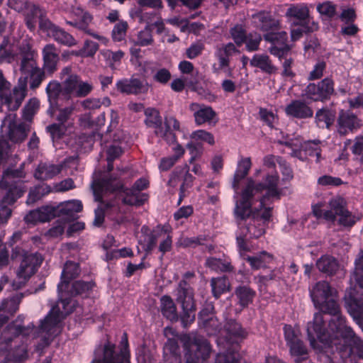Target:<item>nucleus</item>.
Segmentation results:
<instances>
[{"label": "nucleus", "instance_id": "nucleus-28", "mask_svg": "<svg viewBox=\"0 0 363 363\" xmlns=\"http://www.w3.org/2000/svg\"><path fill=\"white\" fill-rule=\"evenodd\" d=\"M23 296V293H16L11 298L6 299L2 302L0 308V327L7 322L11 315L16 312Z\"/></svg>", "mask_w": 363, "mask_h": 363}, {"label": "nucleus", "instance_id": "nucleus-62", "mask_svg": "<svg viewBox=\"0 0 363 363\" xmlns=\"http://www.w3.org/2000/svg\"><path fill=\"white\" fill-rule=\"evenodd\" d=\"M288 347L292 356L299 357L307 354V348L300 338L293 342Z\"/></svg>", "mask_w": 363, "mask_h": 363}, {"label": "nucleus", "instance_id": "nucleus-19", "mask_svg": "<svg viewBox=\"0 0 363 363\" xmlns=\"http://www.w3.org/2000/svg\"><path fill=\"white\" fill-rule=\"evenodd\" d=\"M361 120L350 111H341L337 121V132L341 136L353 133L361 127Z\"/></svg>", "mask_w": 363, "mask_h": 363}, {"label": "nucleus", "instance_id": "nucleus-16", "mask_svg": "<svg viewBox=\"0 0 363 363\" xmlns=\"http://www.w3.org/2000/svg\"><path fill=\"white\" fill-rule=\"evenodd\" d=\"M335 94V83L330 77H325L317 84L310 83L304 90L306 97L313 101H325Z\"/></svg>", "mask_w": 363, "mask_h": 363}, {"label": "nucleus", "instance_id": "nucleus-47", "mask_svg": "<svg viewBox=\"0 0 363 363\" xmlns=\"http://www.w3.org/2000/svg\"><path fill=\"white\" fill-rule=\"evenodd\" d=\"M336 5L330 1L319 3L316 6V10L323 19H332L336 15Z\"/></svg>", "mask_w": 363, "mask_h": 363}, {"label": "nucleus", "instance_id": "nucleus-42", "mask_svg": "<svg viewBox=\"0 0 363 363\" xmlns=\"http://www.w3.org/2000/svg\"><path fill=\"white\" fill-rule=\"evenodd\" d=\"M66 101H60V106L58 108L54 107L52 108L51 105L50 104V109L49 112H50V114H54L57 111H58V114L57 116V120L61 123L64 124L66 123L70 116L74 113V111L75 110V106L72 104L68 106H66L65 108H62L64 102Z\"/></svg>", "mask_w": 363, "mask_h": 363}, {"label": "nucleus", "instance_id": "nucleus-31", "mask_svg": "<svg viewBox=\"0 0 363 363\" xmlns=\"http://www.w3.org/2000/svg\"><path fill=\"white\" fill-rule=\"evenodd\" d=\"M240 51L232 43L218 46L215 52V56L218 60L219 68L228 67L230 63V58L233 55L239 53Z\"/></svg>", "mask_w": 363, "mask_h": 363}, {"label": "nucleus", "instance_id": "nucleus-50", "mask_svg": "<svg viewBox=\"0 0 363 363\" xmlns=\"http://www.w3.org/2000/svg\"><path fill=\"white\" fill-rule=\"evenodd\" d=\"M194 345L196 347V355L202 359L208 357L211 352V347L207 340L201 337H196L194 339Z\"/></svg>", "mask_w": 363, "mask_h": 363}, {"label": "nucleus", "instance_id": "nucleus-7", "mask_svg": "<svg viewBox=\"0 0 363 363\" xmlns=\"http://www.w3.org/2000/svg\"><path fill=\"white\" fill-rule=\"evenodd\" d=\"M145 123L148 127L155 128V135L167 144H172L177 140L174 130H180L179 122L172 116H167L162 123L160 113L155 108L145 111Z\"/></svg>", "mask_w": 363, "mask_h": 363}, {"label": "nucleus", "instance_id": "nucleus-15", "mask_svg": "<svg viewBox=\"0 0 363 363\" xmlns=\"http://www.w3.org/2000/svg\"><path fill=\"white\" fill-rule=\"evenodd\" d=\"M284 145L291 149L290 153L292 157H297L301 160H304L307 155L315 156L316 162H318L320 159V149L318 143L315 141H304L299 138L290 139L281 143Z\"/></svg>", "mask_w": 363, "mask_h": 363}, {"label": "nucleus", "instance_id": "nucleus-11", "mask_svg": "<svg viewBox=\"0 0 363 363\" xmlns=\"http://www.w3.org/2000/svg\"><path fill=\"white\" fill-rule=\"evenodd\" d=\"M128 341L125 333L120 342V350H116L115 345L108 342L104 347L102 357H96L91 363H130Z\"/></svg>", "mask_w": 363, "mask_h": 363}, {"label": "nucleus", "instance_id": "nucleus-17", "mask_svg": "<svg viewBox=\"0 0 363 363\" xmlns=\"http://www.w3.org/2000/svg\"><path fill=\"white\" fill-rule=\"evenodd\" d=\"M41 30L47 35L52 38L57 43L73 47L77 44V40L63 28L52 23L50 20H43L41 23Z\"/></svg>", "mask_w": 363, "mask_h": 363}, {"label": "nucleus", "instance_id": "nucleus-14", "mask_svg": "<svg viewBox=\"0 0 363 363\" xmlns=\"http://www.w3.org/2000/svg\"><path fill=\"white\" fill-rule=\"evenodd\" d=\"M194 177L189 173V167L187 164L177 167L170 174L167 184L173 189L179 186V203L189 193L192 186Z\"/></svg>", "mask_w": 363, "mask_h": 363}, {"label": "nucleus", "instance_id": "nucleus-18", "mask_svg": "<svg viewBox=\"0 0 363 363\" xmlns=\"http://www.w3.org/2000/svg\"><path fill=\"white\" fill-rule=\"evenodd\" d=\"M101 179L95 180L91 184V189L94 195L95 201L100 202L99 206L95 210V218L93 221L94 226L99 227L104 220V212L106 210L115 205L113 201L106 202L104 199L105 194L110 192L108 190L102 189L99 186Z\"/></svg>", "mask_w": 363, "mask_h": 363}, {"label": "nucleus", "instance_id": "nucleus-26", "mask_svg": "<svg viewBox=\"0 0 363 363\" xmlns=\"http://www.w3.org/2000/svg\"><path fill=\"white\" fill-rule=\"evenodd\" d=\"M288 116L298 119L311 118L313 115L312 108L303 100H293L284 108Z\"/></svg>", "mask_w": 363, "mask_h": 363}, {"label": "nucleus", "instance_id": "nucleus-41", "mask_svg": "<svg viewBox=\"0 0 363 363\" xmlns=\"http://www.w3.org/2000/svg\"><path fill=\"white\" fill-rule=\"evenodd\" d=\"M94 284L92 281H76L73 282L68 289L63 291L71 296L86 295L93 289Z\"/></svg>", "mask_w": 363, "mask_h": 363}, {"label": "nucleus", "instance_id": "nucleus-58", "mask_svg": "<svg viewBox=\"0 0 363 363\" xmlns=\"http://www.w3.org/2000/svg\"><path fill=\"white\" fill-rule=\"evenodd\" d=\"M128 26V23L124 21H121L114 26L112 30V37L115 41H121L123 39Z\"/></svg>", "mask_w": 363, "mask_h": 363}, {"label": "nucleus", "instance_id": "nucleus-34", "mask_svg": "<svg viewBox=\"0 0 363 363\" xmlns=\"http://www.w3.org/2000/svg\"><path fill=\"white\" fill-rule=\"evenodd\" d=\"M250 65L253 67H257L267 74L274 73L276 67L272 64L269 57L265 54H256L250 61Z\"/></svg>", "mask_w": 363, "mask_h": 363}, {"label": "nucleus", "instance_id": "nucleus-1", "mask_svg": "<svg viewBox=\"0 0 363 363\" xmlns=\"http://www.w3.org/2000/svg\"><path fill=\"white\" fill-rule=\"evenodd\" d=\"M309 291L315 307L321 311L315 313L313 321L307 325L311 346L318 350L335 347L342 357L355 352L363 359V341L346 325L333 298L335 291L330 284L319 281L309 288Z\"/></svg>", "mask_w": 363, "mask_h": 363}, {"label": "nucleus", "instance_id": "nucleus-21", "mask_svg": "<svg viewBox=\"0 0 363 363\" xmlns=\"http://www.w3.org/2000/svg\"><path fill=\"white\" fill-rule=\"evenodd\" d=\"M194 113L195 123L198 125L208 123L215 125L218 122L217 114L211 106L204 104L193 103L189 106Z\"/></svg>", "mask_w": 363, "mask_h": 363}, {"label": "nucleus", "instance_id": "nucleus-48", "mask_svg": "<svg viewBox=\"0 0 363 363\" xmlns=\"http://www.w3.org/2000/svg\"><path fill=\"white\" fill-rule=\"evenodd\" d=\"M286 16L300 21H305L309 16V11L303 5H291L287 9Z\"/></svg>", "mask_w": 363, "mask_h": 363}, {"label": "nucleus", "instance_id": "nucleus-61", "mask_svg": "<svg viewBox=\"0 0 363 363\" xmlns=\"http://www.w3.org/2000/svg\"><path fill=\"white\" fill-rule=\"evenodd\" d=\"M191 138L195 140H201L208 143L210 145H213L215 143L213 135L204 130H198L193 132Z\"/></svg>", "mask_w": 363, "mask_h": 363}, {"label": "nucleus", "instance_id": "nucleus-44", "mask_svg": "<svg viewBox=\"0 0 363 363\" xmlns=\"http://www.w3.org/2000/svg\"><path fill=\"white\" fill-rule=\"evenodd\" d=\"M335 114L328 108L319 109L315 113V122L320 128H329L333 124Z\"/></svg>", "mask_w": 363, "mask_h": 363}, {"label": "nucleus", "instance_id": "nucleus-25", "mask_svg": "<svg viewBox=\"0 0 363 363\" xmlns=\"http://www.w3.org/2000/svg\"><path fill=\"white\" fill-rule=\"evenodd\" d=\"M21 196L22 191L16 186L10 188L6 192L1 201L0 225L6 223L11 216V210L7 206L13 204Z\"/></svg>", "mask_w": 363, "mask_h": 363}, {"label": "nucleus", "instance_id": "nucleus-9", "mask_svg": "<svg viewBox=\"0 0 363 363\" xmlns=\"http://www.w3.org/2000/svg\"><path fill=\"white\" fill-rule=\"evenodd\" d=\"M80 79L79 76L71 74L64 81L62 86L56 81L50 82L46 87V93L51 106L58 108L60 101H69L71 94H75Z\"/></svg>", "mask_w": 363, "mask_h": 363}, {"label": "nucleus", "instance_id": "nucleus-23", "mask_svg": "<svg viewBox=\"0 0 363 363\" xmlns=\"http://www.w3.org/2000/svg\"><path fill=\"white\" fill-rule=\"evenodd\" d=\"M43 69L48 74H52L57 69L60 55L57 48L54 44L49 43L44 46L42 50Z\"/></svg>", "mask_w": 363, "mask_h": 363}, {"label": "nucleus", "instance_id": "nucleus-38", "mask_svg": "<svg viewBox=\"0 0 363 363\" xmlns=\"http://www.w3.org/2000/svg\"><path fill=\"white\" fill-rule=\"evenodd\" d=\"M250 264L252 269H259L266 267L273 260V255L266 251H262L253 256H247L245 258Z\"/></svg>", "mask_w": 363, "mask_h": 363}, {"label": "nucleus", "instance_id": "nucleus-27", "mask_svg": "<svg viewBox=\"0 0 363 363\" xmlns=\"http://www.w3.org/2000/svg\"><path fill=\"white\" fill-rule=\"evenodd\" d=\"M23 14L26 24L30 30H33L35 29L38 20L39 21V27L40 29L42 21L43 20H49L46 17L45 11L31 3H29L23 12Z\"/></svg>", "mask_w": 363, "mask_h": 363}, {"label": "nucleus", "instance_id": "nucleus-39", "mask_svg": "<svg viewBox=\"0 0 363 363\" xmlns=\"http://www.w3.org/2000/svg\"><path fill=\"white\" fill-rule=\"evenodd\" d=\"M255 294V291L247 286H240L235 291L238 304L242 308L247 307L252 303Z\"/></svg>", "mask_w": 363, "mask_h": 363}, {"label": "nucleus", "instance_id": "nucleus-45", "mask_svg": "<svg viewBox=\"0 0 363 363\" xmlns=\"http://www.w3.org/2000/svg\"><path fill=\"white\" fill-rule=\"evenodd\" d=\"M206 265L214 271L231 272L233 269L230 262L227 259L209 257L206 261Z\"/></svg>", "mask_w": 363, "mask_h": 363}, {"label": "nucleus", "instance_id": "nucleus-36", "mask_svg": "<svg viewBox=\"0 0 363 363\" xmlns=\"http://www.w3.org/2000/svg\"><path fill=\"white\" fill-rule=\"evenodd\" d=\"M316 267L321 272L331 276L338 270L339 263L335 257L323 255L317 260Z\"/></svg>", "mask_w": 363, "mask_h": 363}, {"label": "nucleus", "instance_id": "nucleus-8", "mask_svg": "<svg viewBox=\"0 0 363 363\" xmlns=\"http://www.w3.org/2000/svg\"><path fill=\"white\" fill-rule=\"evenodd\" d=\"M27 77H20L18 84L11 89V83L0 70V100L11 111L17 110L26 95Z\"/></svg>", "mask_w": 363, "mask_h": 363}, {"label": "nucleus", "instance_id": "nucleus-22", "mask_svg": "<svg viewBox=\"0 0 363 363\" xmlns=\"http://www.w3.org/2000/svg\"><path fill=\"white\" fill-rule=\"evenodd\" d=\"M117 89L126 94H145L148 91L149 84L138 78L123 79L116 83Z\"/></svg>", "mask_w": 363, "mask_h": 363}, {"label": "nucleus", "instance_id": "nucleus-13", "mask_svg": "<svg viewBox=\"0 0 363 363\" xmlns=\"http://www.w3.org/2000/svg\"><path fill=\"white\" fill-rule=\"evenodd\" d=\"M42 262L43 257L40 254L26 253L17 272L16 280L12 284L13 288L14 289H21L27 280L35 274Z\"/></svg>", "mask_w": 363, "mask_h": 363}, {"label": "nucleus", "instance_id": "nucleus-40", "mask_svg": "<svg viewBox=\"0 0 363 363\" xmlns=\"http://www.w3.org/2000/svg\"><path fill=\"white\" fill-rule=\"evenodd\" d=\"M161 311L164 317L170 320L178 318L176 306L170 296H163L160 299Z\"/></svg>", "mask_w": 363, "mask_h": 363}, {"label": "nucleus", "instance_id": "nucleus-35", "mask_svg": "<svg viewBox=\"0 0 363 363\" xmlns=\"http://www.w3.org/2000/svg\"><path fill=\"white\" fill-rule=\"evenodd\" d=\"M251 160L250 157L242 158L238 164L235 172L232 186L237 191L239 189V184L248 174L251 168Z\"/></svg>", "mask_w": 363, "mask_h": 363}, {"label": "nucleus", "instance_id": "nucleus-59", "mask_svg": "<svg viewBox=\"0 0 363 363\" xmlns=\"http://www.w3.org/2000/svg\"><path fill=\"white\" fill-rule=\"evenodd\" d=\"M313 212L315 216L318 218H323L328 222H335V216L333 214L334 210L330 207L328 210H323L321 208L320 205H316L313 207Z\"/></svg>", "mask_w": 363, "mask_h": 363}, {"label": "nucleus", "instance_id": "nucleus-55", "mask_svg": "<svg viewBox=\"0 0 363 363\" xmlns=\"http://www.w3.org/2000/svg\"><path fill=\"white\" fill-rule=\"evenodd\" d=\"M288 35L287 33L285 31L278 32V33H267L264 35V39L271 43L273 45H287Z\"/></svg>", "mask_w": 363, "mask_h": 363}, {"label": "nucleus", "instance_id": "nucleus-56", "mask_svg": "<svg viewBox=\"0 0 363 363\" xmlns=\"http://www.w3.org/2000/svg\"><path fill=\"white\" fill-rule=\"evenodd\" d=\"M38 108L39 101L35 98L30 99L23 110V118L26 121L30 122Z\"/></svg>", "mask_w": 363, "mask_h": 363}, {"label": "nucleus", "instance_id": "nucleus-60", "mask_svg": "<svg viewBox=\"0 0 363 363\" xmlns=\"http://www.w3.org/2000/svg\"><path fill=\"white\" fill-rule=\"evenodd\" d=\"M326 68V63L323 60L318 61L310 72L308 79L309 80H316L320 79Z\"/></svg>", "mask_w": 363, "mask_h": 363}, {"label": "nucleus", "instance_id": "nucleus-46", "mask_svg": "<svg viewBox=\"0 0 363 363\" xmlns=\"http://www.w3.org/2000/svg\"><path fill=\"white\" fill-rule=\"evenodd\" d=\"M225 328L230 337L242 340L247 337V332L242 328L240 323L233 320H230L225 325Z\"/></svg>", "mask_w": 363, "mask_h": 363}, {"label": "nucleus", "instance_id": "nucleus-33", "mask_svg": "<svg viewBox=\"0 0 363 363\" xmlns=\"http://www.w3.org/2000/svg\"><path fill=\"white\" fill-rule=\"evenodd\" d=\"M259 222V213H257L256 218H248L243 221L242 225L238 224V226L240 230L245 231L244 235H248L250 238H258L264 233V228L260 226Z\"/></svg>", "mask_w": 363, "mask_h": 363}, {"label": "nucleus", "instance_id": "nucleus-10", "mask_svg": "<svg viewBox=\"0 0 363 363\" xmlns=\"http://www.w3.org/2000/svg\"><path fill=\"white\" fill-rule=\"evenodd\" d=\"M177 301L181 305L182 313V322L187 327L195 320L196 306L194 289L186 280L179 281L177 289Z\"/></svg>", "mask_w": 363, "mask_h": 363}, {"label": "nucleus", "instance_id": "nucleus-37", "mask_svg": "<svg viewBox=\"0 0 363 363\" xmlns=\"http://www.w3.org/2000/svg\"><path fill=\"white\" fill-rule=\"evenodd\" d=\"M13 45L8 36L0 35V63H10L15 57Z\"/></svg>", "mask_w": 363, "mask_h": 363}, {"label": "nucleus", "instance_id": "nucleus-49", "mask_svg": "<svg viewBox=\"0 0 363 363\" xmlns=\"http://www.w3.org/2000/svg\"><path fill=\"white\" fill-rule=\"evenodd\" d=\"M153 42L151 25H146L143 30L138 32L137 38L134 40L135 45L142 47L150 45Z\"/></svg>", "mask_w": 363, "mask_h": 363}, {"label": "nucleus", "instance_id": "nucleus-29", "mask_svg": "<svg viewBox=\"0 0 363 363\" xmlns=\"http://www.w3.org/2000/svg\"><path fill=\"white\" fill-rule=\"evenodd\" d=\"M23 167L24 164L23 163L16 169H8L4 171L0 181V189H5L7 192L10 188L16 186L23 194V191L17 185L15 179L25 177L26 173L23 171Z\"/></svg>", "mask_w": 363, "mask_h": 363}, {"label": "nucleus", "instance_id": "nucleus-32", "mask_svg": "<svg viewBox=\"0 0 363 363\" xmlns=\"http://www.w3.org/2000/svg\"><path fill=\"white\" fill-rule=\"evenodd\" d=\"M62 169V164L50 162H40L34 173V177L39 180H48L58 174Z\"/></svg>", "mask_w": 363, "mask_h": 363}, {"label": "nucleus", "instance_id": "nucleus-54", "mask_svg": "<svg viewBox=\"0 0 363 363\" xmlns=\"http://www.w3.org/2000/svg\"><path fill=\"white\" fill-rule=\"evenodd\" d=\"M262 40V38L260 34L257 33H249L247 35L244 41L246 50L249 52L258 50Z\"/></svg>", "mask_w": 363, "mask_h": 363}, {"label": "nucleus", "instance_id": "nucleus-51", "mask_svg": "<svg viewBox=\"0 0 363 363\" xmlns=\"http://www.w3.org/2000/svg\"><path fill=\"white\" fill-rule=\"evenodd\" d=\"M350 150L354 160L363 167V135H359L354 138Z\"/></svg>", "mask_w": 363, "mask_h": 363}, {"label": "nucleus", "instance_id": "nucleus-43", "mask_svg": "<svg viewBox=\"0 0 363 363\" xmlns=\"http://www.w3.org/2000/svg\"><path fill=\"white\" fill-rule=\"evenodd\" d=\"M211 286L213 296L216 298H218L222 294L229 291L230 283L227 277L223 276L212 278L211 280Z\"/></svg>", "mask_w": 363, "mask_h": 363}, {"label": "nucleus", "instance_id": "nucleus-6", "mask_svg": "<svg viewBox=\"0 0 363 363\" xmlns=\"http://www.w3.org/2000/svg\"><path fill=\"white\" fill-rule=\"evenodd\" d=\"M351 279L354 280L356 284L346 291L345 306L354 318L363 321V251L355 259Z\"/></svg>", "mask_w": 363, "mask_h": 363}, {"label": "nucleus", "instance_id": "nucleus-3", "mask_svg": "<svg viewBox=\"0 0 363 363\" xmlns=\"http://www.w3.org/2000/svg\"><path fill=\"white\" fill-rule=\"evenodd\" d=\"M279 181L277 173L267 174L261 182H256L251 177L247 179L240 194L234 196L233 215L237 224L242 225L248 218L255 219L257 217L259 209L252 208L257 201H259L262 208L268 201L280 198Z\"/></svg>", "mask_w": 363, "mask_h": 363}, {"label": "nucleus", "instance_id": "nucleus-4", "mask_svg": "<svg viewBox=\"0 0 363 363\" xmlns=\"http://www.w3.org/2000/svg\"><path fill=\"white\" fill-rule=\"evenodd\" d=\"M82 203L79 200L67 201L57 206L47 205L30 211L25 217L26 223L35 224L49 221L57 216L63 220L76 218V214L82 210Z\"/></svg>", "mask_w": 363, "mask_h": 363}, {"label": "nucleus", "instance_id": "nucleus-20", "mask_svg": "<svg viewBox=\"0 0 363 363\" xmlns=\"http://www.w3.org/2000/svg\"><path fill=\"white\" fill-rule=\"evenodd\" d=\"M329 207L334 210L335 221L339 216L338 223L345 227L352 226L357 221V218L346 208L344 200L340 197H335L329 201Z\"/></svg>", "mask_w": 363, "mask_h": 363}, {"label": "nucleus", "instance_id": "nucleus-30", "mask_svg": "<svg viewBox=\"0 0 363 363\" xmlns=\"http://www.w3.org/2000/svg\"><path fill=\"white\" fill-rule=\"evenodd\" d=\"M214 306L211 303H207L199 315V319L203 323L208 333L213 335L219 330V323L217 319L214 318L212 313Z\"/></svg>", "mask_w": 363, "mask_h": 363}, {"label": "nucleus", "instance_id": "nucleus-52", "mask_svg": "<svg viewBox=\"0 0 363 363\" xmlns=\"http://www.w3.org/2000/svg\"><path fill=\"white\" fill-rule=\"evenodd\" d=\"M38 56L26 57L21 58L20 71L23 74H30L35 72L36 69H40L36 58Z\"/></svg>", "mask_w": 363, "mask_h": 363}, {"label": "nucleus", "instance_id": "nucleus-5", "mask_svg": "<svg viewBox=\"0 0 363 363\" xmlns=\"http://www.w3.org/2000/svg\"><path fill=\"white\" fill-rule=\"evenodd\" d=\"M148 184L146 179L140 178L134 183L131 188H125L116 177L110 175L101 179L99 186L111 193L120 191L123 193L122 201L124 204L139 206L147 199V195L141 191L148 186Z\"/></svg>", "mask_w": 363, "mask_h": 363}, {"label": "nucleus", "instance_id": "nucleus-2", "mask_svg": "<svg viewBox=\"0 0 363 363\" xmlns=\"http://www.w3.org/2000/svg\"><path fill=\"white\" fill-rule=\"evenodd\" d=\"M80 272L79 264L67 261L62 269L61 281L57 286L60 296L57 305L52 308L43 320H41L39 328L34 331V325L31 323L27 327L13 324L9 325V332L15 336H27L33 333V337H40L43 345H48L52 339L60 333L61 321L73 311L74 303L70 298H63V291L69 286L70 281L75 279Z\"/></svg>", "mask_w": 363, "mask_h": 363}, {"label": "nucleus", "instance_id": "nucleus-53", "mask_svg": "<svg viewBox=\"0 0 363 363\" xmlns=\"http://www.w3.org/2000/svg\"><path fill=\"white\" fill-rule=\"evenodd\" d=\"M216 363H240V354L234 350L228 349L225 352H220L216 359Z\"/></svg>", "mask_w": 363, "mask_h": 363}, {"label": "nucleus", "instance_id": "nucleus-57", "mask_svg": "<svg viewBox=\"0 0 363 363\" xmlns=\"http://www.w3.org/2000/svg\"><path fill=\"white\" fill-rule=\"evenodd\" d=\"M171 72L166 68H160L152 72L153 82L162 85L167 84L171 79Z\"/></svg>", "mask_w": 363, "mask_h": 363}, {"label": "nucleus", "instance_id": "nucleus-24", "mask_svg": "<svg viewBox=\"0 0 363 363\" xmlns=\"http://www.w3.org/2000/svg\"><path fill=\"white\" fill-rule=\"evenodd\" d=\"M252 25L257 29L268 32L276 29L278 27V21L272 16L270 11H259L251 15Z\"/></svg>", "mask_w": 363, "mask_h": 363}, {"label": "nucleus", "instance_id": "nucleus-12", "mask_svg": "<svg viewBox=\"0 0 363 363\" xmlns=\"http://www.w3.org/2000/svg\"><path fill=\"white\" fill-rule=\"evenodd\" d=\"M30 131V125L27 123L17 121L16 114H8L1 124V133L14 143H22Z\"/></svg>", "mask_w": 363, "mask_h": 363}, {"label": "nucleus", "instance_id": "nucleus-63", "mask_svg": "<svg viewBox=\"0 0 363 363\" xmlns=\"http://www.w3.org/2000/svg\"><path fill=\"white\" fill-rule=\"evenodd\" d=\"M104 56L109 60V66L114 69L116 65L118 63L123 57L124 53L121 50L112 52L111 50H106L103 52Z\"/></svg>", "mask_w": 363, "mask_h": 363}, {"label": "nucleus", "instance_id": "nucleus-64", "mask_svg": "<svg viewBox=\"0 0 363 363\" xmlns=\"http://www.w3.org/2000/svg\"><path fill=\"white\" fill-rule=\"evenodd\" d=\"M342 184V181L339 177L330 175H323L318 178V184L323 186H337Z\"/></svg>", "mask_w": 363, "mask_h": 363}]
</instances>
